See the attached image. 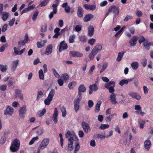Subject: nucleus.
Returning a JSON list of instances; mask_svg holds the SVG:
<instances>
[{"label":"nucleus","mask_w":153,"mask_h":153,"mask_svg":"<svg viewBox=\"0 0 153 153\" xmlns=\"http://www.w3.org/2000/svg\"><path fill=\"white\" fill-rule=\"evenodd\" d=\"M9 16V13L6 12L1 13V18L4 21H6Z\"/></svg>","instance_id":"nucleus-23"},{"label":"nucleus","mask_w":153,"mask_h":153,"mask_svg":"<svg viewBox=\"0 0 153 153\" xmlns=\"http://www.w3.org/2000/svg\"><path fill=\"white\" fill-rule=\"evenodd\" d=\"M57 1V2L55 4H53L52 5V7L53 8V12L54 14H56L57 12L56 9L58 5L59 4V0H56Z\"/></svg>","instance_id":"nucleus-40"},{"label":"nucleus","mask_w":153,"mask_h":153,"mask_svg":"<svg viewBox=\"0 0 153 153\" xmlns=\"http://www.w3.org/2000/svg\"><path fill=\"white\" fill-rule=\"evenodd\" d=\"M96 42V39L94 38L90 39H89L88 43L91 45H93L94 43Z\"/></svg>","instance_id":"nucleus-56"},{"label":"nucleus","mask_w":153,"mask_h":153,"mask_svg":"<svg viewBox=\"0 0 153 153\" xmlns=\"http://www.w3.org/2000/svg\"><path fill=\"white\" fill-rule=\"evenodd\" d=\"M82 27V26L80 25H77L76 26L75 30L77 32L80 31Z\"/></svg>","instance_id":"nucleus-60"},{"label":"nucleus","mask_w":153,"mask_h":153,"mask_svg":"<svg viewBox=\"0 0 153 153\" xmlns=\"http://www.w3.org/2000/svg\"><path fill=\"white\" fill-rule=\"evenodd\" d=\"M124 54V53L123 52H121L119 53L117 59V61L119 62L121 60Z\"/></svg>","instance_id":"nucleus-45"},{"label":"nucleus","mask_w":153,"mask_h":153,"mask_svg":"<svg viewBox=\"0 0 153 153\" xmlns=\"http://www.w3.org/2000/svg\"><path fill=\"white\" fill-rule=\"evenodd\" d=\"M95 65H92V66L91 67V68H90L89 70V71L88 74L89 75H91L93 71L94 70L95 68Z\"/></svg>","instance_id":"nucleus-58"},{"label":"nucleus","mask_w":153,"mask_h":153,"mask_svg":"<svg viewBox=\"0 0 153 153\" xmlns=\"http://www.w3.org/2000/svg\"><path fill=\"white\" fill-rule=\"evenodd\" d=\"M47 26L46 25H42L41 27V31L42 32H45L47 30Z\"/></svg>","instance_id":"nucleus-64"},{"label":"nucleus","mask_w":153,"mask_h":153,"mask_svg":"<svg viewBox=\"0 0 153 153\" xmlns=\"http://www.w3.org/2000/svg\"><path fill=\"white\" fill-rule=\"evenodd\" d=\"M14 111V109L10 106H7L4 111V115L12 116Z\"/></svg>","instance_id":"nucleus-6"},{"label":"nucleus","mask_w":153,"mask_h":153,"mask_svg":"<svg viewBox=\"0 0 153 153\" xmlns=\"http://www.w3.org/2000/svg\"><path fill=\"white\" fill-rule=\"evenodd\" d=\"M49 0H44L43 1H41L39 6L41 7L45 6L47 5L49 2Z\"/></svg>","instance_id":"nucleus-49"},{"label":"nucleus","mask_w":153,"mask_h":153,"mask_svg":"<svg viewBox=\"0 0 153 153\" xmlns=\"http://www.w3.org/2000/svg\"><path fill=\"white\" fill-rule=\"evenodd\" d=\"M145 123V120H143L140 121L139 122L140 128V129L143 128Z\"/></svg>","instance_id":"nucleus-48"},{"label":"nucleus","mask_w":153,"mask_h":153,"mask_svg":"<svg viewBox=\"0 0 153 153\" xmlns=\"http://www.w3.org/2000/svg\"><path fill=\"white\" fill-rule=\"evenodd\" d=\"M94 16L93 15L91 14H88L85 16L83 19V21L85 22H86L89 21Z\"/></svg>","instance_id":"nucleus-24"},{"label":"nucleus","mask_w":153,"mask_h":153,"mask_svg":"<svg viewBox=\"0 0 153 153\" xmlns=\"http://www.w3.org/2000/svg\"><path fill=\"white\" fill-rule=\"evenodd\" d=\"M69 30V28L68 26L62 29L60 32V34L61 35L65 33V31Z\"/></svg>","instance_id":"nucleus-61"},{"label":"nucleus","mask_w":153,"mask_h":153,"mask_svg":"<svg viewBox=\"0 0 153 153\" xmlns=\"http://www.w3.org/2000/svg\"><path fill=\"white\" fill-rule=\"evenodd\" d=\"M55 93V90L54 89H52L51 90L47 98L44 100V103L46 105H49L50 104L54 95Z\"/></svg>","instance_id":"nucleus-3"},{"label":"nucleus","mask_w":153,"mask_h":153,"mask_svg":"<svg viewBox=\"0 0 153 153\" xmlns=\"http://www.w3.org/2000/svg\"><path fill=\"white\" fill-rule=\"evenodd\" d=\"M94 137L97 138L102 139H104L106 138L105 133V132L102 134H95L94 135Z\"/></svg>","instance_id":"nucleus-29"},{"label":"nucleus","mask_w":153,"mask_h":153,"mask_svg":"<svg viewBox=\"0 0 153 153\" xmlns=\"http://www.w3.org/2000/svg\"><path fill=\"white\" fill-rule=\"evenodd\" d=\"M137 38V36H134L129 41V42L131 46L134 47L136 45Z\"/></svg>","instance_id":"nucleus-19"},{"label":"nucleus","mask_w":153,"mask_h":153,"mask_svg":"<svg viewBox=\"0 0 153 153\" xmlns=\"http://www.w3.org/2000/svg\"><path fill=\"white\" fill-rule=\"evenodd\" d=\"M109 127V126L108 124H101L99 127V129L102 130H104L106 128H108Z\"/></svg>","instance_id":"nucleus-54"},{"label":"nucleus","mask_w":153,"mask_h":153,"mask_svg":"<svg viewBox=\"0 0 153 153\" xmlns=\"http://www.w3.org/2000/svg\"><path fill=\"white\" fill-rule=\"evenodd\" d=\"M26 108L25 106L21 107L19 110V116L21 118H23L26 111Z\"/></svg>","instance_id":"nucleus-15"},{"label":"nucleus","mask_w":153,"mask_h":153,"mask_svg":"<svg viewBox=\"0 0 153 153\" xmlns=\"http://www.w3.org/2000/svg\"><path fill=\"white\" fill-rule=\"evenodd\" d=\"M115 84V82H114L111 81L108 83L105 84V87L107 89H108L112 87H114Z\"/></svg>","instance_id":"nucleus-30"},{"label":"nucleus","mask_w":153,"mask_h":153,"mask_svg":"<svg viewBox=\"0 0 153 153\" xmlns=\"http://www.w3.org/2000/svg\"><path fill=\"white\" fill-rule=\"evenodd\" d=\"M69 55L71 57H81L83 56V54L78 51H71L69 53Z\"/></svg>","instance_id":"nucleus-10"},{"label":"nucleus","mask_w":153,"mask_h":153,"mask_svg":"<svg viewBox=\"0 0 153 153\" xmlns=\"http://www.w3.org/2000/svg\"><path fill=\"white\" fill-rule=\"evenodd\" d=\"M134 109L136 110L135 112L136 113L140 114L142 116H144L145 114V113L143 111H142L141 108L139 105H135Z\"/></svg>","instance_id":"nucleus-9"},{"label":"nucleus","mask_w":153,"mask_h":153,"mask_svg":"<svg viewBox=\"0 0 153 153\" xmlns=\"http://www.w3.org/2000/svg\"><path fill=\"white\" fill-rule=\"evenodd\" d=\"M76 36L74 34H72L70 36L69 38V42L70 43H73L75 42L74 39Z\"/></svg>","instance_id":"nucleus-43"},{"label":"nucleus","mask_w":153,"mask_h":153,"mask_svg":"<svg viewBox=\"0 0 153 153\" xmlns=\"http://www.w3.org/2000/svg\"><path fill=\"white\" fill-rule=\"evenodd\" d=\"M46 112V110L45 108L42 110H40L37 112V115L39 117H41Z\"/></svg>","instance_id":"nucleus-41"},{"label":"nucleus","mask_w":153,"mask_h":153,"mask_svg":"<svg viewBox=\"0 0 153 153\" xmlns=\"http://www.w3.org/2000/svg\"><path fill=\"white\" fill-rule=\"evenodd\" d=\"M110 100L113 104H116L117 103V102L116 100V95L114 93H112L111 94L110 97Z\"/></svg>","instance_id":"nucleus-20"},{"label":"nucleus","mask_w":153,"mask_h":153,"mask_svg":"<svg viewBox=\"0 0 153 153\" xmlns=\"http://www.w3.org/2000/svg\"><path fill=\"white\" fill-rule=\"evenodd\" d=\"M97 52L93 50H92L88 55V57L89 59L91 60H93L94 57L97 54Z\"/></svg>","instance_id":"nucleus-35"},{"label":"nucleus","mask_w":153,"mask_h":153,"mask_svg":"<svg viewBox=\"0 0 153 153\" xmlns=\"http://www.w3.org/2000/svg\"><path fill=\"white\" fill-rule=\"evenodd\" d=\"M94 28L93 27L90 26L88 28V34L90 36H92L94 34Z\"/></svg>","instance_id":"nucleus-32"},{"label":"nucleus","mask_w":153,"mask_h":153,"mask_svg":"<svg viewBox=\"0 0 153 153\" xmlns=\"http://www.w3.org/2000/svg\"><path fill=\"white\" fill-rule=\"evenodd\" d=\"M62 114V117H65L67 115V111L66 108L62 106L60 108Z\"/></svg>","instance_id":"nucleus-36"},{"label":"nucleus","mask_w":153,"mask_h":153,"mask_svg":"<svg viewBox=\"0 0 153 153\" xmlns=\"http://www.w3.org/2000/svg\"><path fill=\"white\" fill-rule=\"evenodd\" d=\"M76 82L75 81H73L70 83L68 85V87L70 89H71L73 88L72 86H74L76 85Z\"/></svg>","instance_id":"nucleus-53"},{"label":"nucleus","mask_w":153,"mask_h":153,"mask_svg":"<svg viewBox=\"0 0 153 153\" xmlns=\"http://www.w3.org/2000/svg\"><path fill=\"white\" fill-rule=\"evenodd\" d=\"M49 142V140L48 138H45L43 139L38 146L37 150L40 151L41 150L44 149L47 147Z\"/></svg>","instance_id":"nucleus-2"},{"label":"nucleus","mask_w":153,"mask_h":153,"mask_svg":"<svg viewBox=\"0 0 153 153\" xmlns=\"http://www.w3.org/2000/svg\"><path fill=\"white\" fill-rule=\"evenodd\" d=\"M68 48V46L66 43L64 41L61 42L59 48V51L62 52L63 50H66Z\"/></svg>","instance_id":"nucleus-13"},{"label":"nucleus","mask_w":153,"mask_h":153,"mask_svg":"<svg viewBox=\"0 0 153 153\" xmlns=\"http://www.w3.org/2000/svg\"><path fill=\"white\" fill-rule=\"evenodd\" d=\"M15 20V18L12 19L9 22L8 25L10 27L13 26Z\"/></svg>","instance_id":"nucleus-63"},{"label":"nucleus","mask_w":153,"mask_h":153,"mask_svg":"<svg viewBox=\"0 0 153 153\" xmlns=\"http://www.w3.org/2000/svg\"><path fill=\"white\" fill-rule=\"evenodd\" d=\"M74 139H72L71 138H68L67 148L68 150L70 151H72L74 148Z\"/></svg>","instance_id":"nucleus-7"},{"label":"nucleus","mask_w":153,"mask_h":153,"mask_svg":"<svg viewBox=\"0 0 153 153\" xmlns=\"http://www.w3.org/2000/svg\"><path fill=\"white\" fill-rule=\"evenodd\" d=\"M86 90V89L84 85L82 84L78 88L79 92L78 95L80 93L81 94V97H82V94L81 92L84 93L85 92Z\"/></svg>","instance_id":"nucleus-25"},{"label":"nucleus","mask_w":153,"mask_h":153,"mask_svg":"<svg viewBox=\"0 0 153 153\" xmlns=\"http://www.w3.org/2000/svg\"><path fill=\"white\" fill-rule=\"evenodd\" d=\"M43 96V92L41 91H39L38 92L37 96V100H38L40 98H42Z\"/></svg>","instance_id":"nucleus-50"},{"label":"nucleus","mask_w":153,"mask_h":153,"mask_svg":"<svg viewBox=\"0 0 153 153\" xmlns=\"http://www.w3.org/2000/svg\"><path fill=\"white\" fill-rule=\"evenodd\" d=\"M60 137V143L62 148H63V146L64 139L62 137L63 135L62 133H60L59 134Z\"/></svg>","instance_id":"nucleus-47"},{"label":"nucleus","mask_w":153,"mask_h":153,"mask_svg":"<svg viewBox=\"0 0 153 153\" xmlns=\"http://www.w3.org/2000/svg\"><path fill=\"white\" fill-rule=\"evenodd\" d=\"M52 46L51 45H48L46 49L45 54L47 55L50 54L52 52Z\"/></svg>","instance_id":"nucleus-27"},{"label":"nucleus","mask_w":153,"mask_h":153,"mask_svg":"<svg viewBox=\"0 0 153 153\" xmlns=\"http://www.w3.org/2000/svg\"><path fill=\"white\" fill-rule=\"evenodd\" d=\"M108 65V63L107 62L104 63L102 66L101 69L100 71V73H101L104 71L107 68Z\"/></svg>","instance_id":"nucleus-42"},{"label":"nucleus","mask_w":153,"mask_h":153,"mask_svg":"<svg viewBox=\"0 0 153 153\" xmlns=\"http://www.w3.org/2000/svg\"><path fill=\"white\" fill-rule=\"evenodd\" d=\"M83 7L86 10L91 11L94 10L96 7V6L95 4L91 5L86 4H84Z\"/></svg>","instance_id":"nucleus-14"},{"label":"nucleus","mask_w":153,"mask_h":153,"mask_svg":"<svg viewBox=\"0 0 153 153\" xmlns=\"http://www.w3.org/2000/svg\"><path fill=\"white\" fill-rule=\"evenodd\" d=\"M98 89V88L97 86V83H95L94 84L90 85L89 86V94H91L93 91H96Z\"/></svg>","instance_id":"nucleus-12"},{"label":"nucleus","mask_w":153,"mask_h":153,"mask_svg":"<svg viewBox=\"0 0 153 153\" xmlns=\"http://www.w3.org/2000/svg\"><path fill=\"white\" fill-rule=\"evenodd\" d=\"M82 126L86 133H87L88 131L90 130V127L88 124L85 122H82Z\"/></svg>","instance_id":"nucleus-21"},{"label":"nucleus","mask_w":153,"mask_h":153,"mask_svg":"<svg viewBox=\"0 0 153 153\" xmlns=\"http://www.w3.org/2000/svg\"><path fill=\"white\" fill-rule=\"evenodd\" d=\"M117 114L116 113L111 114L110 115L106 116L105 118L106 122H110L111 121V119L113 118V117L116 116Z\"/></svg>","instance_id":"nucleus-31"},{"label":"nucleus","mask_w":153,"mask_h":153,"mask_svg":"<svg viewBox=\"0 0 153 153\" xmlns=\"http://www.w3.org/2000/svg\"><path fill=\"white\" fill-rule=\"evenodd\" d=\"M151 44L152 43H148L146 42L144 43V45L145 48L146 50H149L150 48Z\"/></svg>","instance_id":"nucleus-55"},{"label":"nucleus","mask_w":153,"mask_h":153,"mask_svg":"<svg viewBox=\"0 0 153 153\" xmlns=\"http://www.w3.org/2000/svg\"><path fill=\"white\" fill-rule=\"evenodd\" d=\"M19 61L18 60L13 61L12 63L11 70L13 71H15L16 69L19 64Z\"/></svg>","instance_id":"nucleus-26"},{"label":"nucleus","mask_w":153,"mask_h":153,"mask_svg":"<svg viewBox=\"0 0 153 153\" xmlns=\"http://www.w3.org/2000/svg\"><path fill=\"white\" fill-rule=\"evenodd\" d=\"M132 81V79H122L119 82V84L121 86L123 85L124 84H127L128 82H130Z\"/></svg>","instance_id":"nucleus-33"},{"label":"nucleus","mask_w":153,"mask_h":153,"mask_svg":"<svg viewBox=\"0 0 153 153\" xmlns=\"http://www.w3.org/2000/svg\"><path fill=\"white\" fill-rule=\"evenodd\" d=\"M133 18V17L132 16L127 15L124 19V22H127L130 19H131Z\"/></svg>","instance_id":"nucleus-59"},{"label":"nucleus","mask_w":153,"mask_h":153,"mask_svg":"<svg viewBox=\"0 0 153 153\" xmlns=\"http://www.w3.org/2000/svg\"><path fill=\"white\" fill-rule=\"evenodd\" d=\"M151 143L149 140H146L144 143V148L146 151H149L151 146Z\"/></svg>","instance_id":"nucleus-18"},{"label":"nucleus","mask_w":153,"mask_h":153,"mask_svg":"<svg viewBox=\"0 0 153 153\" xmlns=\"http://www.w3.org/2000/svg\"><path fill=\"white\" fill-rule=\"evenodd\" d=\"M38 13L39 12L37 10L34 13L32 17V20L33 21H35L36 20Z\"/></svg>","instance_id":"nucleus-62"},{"label":"nucleus","mask_w":153,"mask_h":153,"mask_svg":"<svg viewBox=\"0 0 153 153\" xmlns=\"http://www.w3.org/2000/svg\"><path fill=\"white\" fill-rule=\"evenodd\" d=\"M35 5L34 4H33L28 7L25 8L21 12V14L22 15L23 13H27L30 10H33L35 8Z\"/></svg>","instance_id":"nucleus-17"},{"label":"nucleus","mask_w":153,"mask_h":153,"mask_svg":"<svg viewBox=\"0 0 153 153\" xmlns=\"http://www.w3.org/2000/svg\"><path fill=\"white\" fill-rule=\"evenodd\" d=\"M83 12L84 10L80 6H79L78 7L77 11L78 16L79 18H82L83 16Z\"/></svg>","instance_id":"nucleus-22"},{"label":"nucleus","mask_w":153,"mask_h":153,"mask_svg":"<svg viewBox=\"0 0 153 153\" xmlns=\"http://www.w3.org/2000/svg\"><path fill=\"white\" fill-rule=\"evenodd\" d=\"M52 71L54 76L56 78H59L60 77V75L57 73L56 71L55 68H52Z\"/></svg>","instance_id":"nucleus-52"},{"label":"nucleus","mask_w":153,"mask_h":153,"mask_svg":"<svg viewBox=\"0 0 153 153\" xmlns=\"http://www.w3.org/2000/svg\"><path fill=\"white\" fill-rule=\"evenodd\" d=\"M128 94L131 97L137 100H139L141 99V96L135 92H130Z\"/></svg>","instance_id":"nucleus-16"},{"label":"nucleus","mask_w":153,"mask_h":153,"mask_svg":"<svg viewBox=\"0 0 153 153\" xmlns=\"http://www.w3.org/2000/svg\"><path fill=\"white\" fill-rule=\"evenodd\" d=\"M39 139V137L38 136H36L32 138L29 143V145H33L35 142L37 141Z\"/></svg>","instance_id":"nucleus-39"},{"label":"nucleus","mask_w":153,"mask_h":153,"mask_svg":"<svg viewBox=\"0 0 153 153\" xmlns=\"http://www.w3.org/2000/svg\"><path fill=\"white\" fill-rule=\"evenodd\" d=\"M20 142L17 139L14 140L12 142L11 145L10 147V150L13 152L17 151L19 149Z\"/></svg>","instance_id":"nucleus-1"},{"label":"nucleus","mask_w":153,"mask_h":153,"mask_svg":"<svg viewBox=\"0 0 153 153\" xmlns=\"http://www.w3.org/2000/svg\"><path fill=\"white\" fill-rule=\"evenodd\" d=\"M102 47L101 45L98 44L94 48L93 50L97 52V53L102 50Z\"/></svg>","instance_id":"nucleus-34"},{"label":"nucleus","mask_w":153,"mask_h":153,"mask_svg":"<svg viewBox=\"0 0 153 153\" xmlns=\"http://www.w3.org/2000/svg\"><path fill=\"white\" fill-rule=\"evenodd\" d=\"M109 12L114 13L116 15H118L119 13V9L115 6L113 5L111 6L108 9Z\"/></svg>","instance_id":"nucleus-8"},{"label":"nucleus","mask_w":153,"mask_h":153,"mask_svg":"<svg viewBox=\"0 0 153 153\" xmlns=\"http://www.w3.org/2000/svg\"><path fill=\"white\" fill-rule=\"evenodd\" d=\"M39 76L40 79L41 80L44 79V75L43 71L42 69H40L39 71Z\"/></svg>","instance_id":"nucleus-46"},{"label":"nucleus","mask_w":153,"mask_h":153,"mask_svg":"<svg viewBox=\"0 0 153 153\" xmlns=\"http://www.w3.org/2000/svg\"><path fill=\"white\" fill-rule=\"evenodd\" d=\"M65 136L68 139V138H71L72 139H75V140H74L75 141L79 140L78 137L73 131H68L65 134Z\"/></svg>","instance_id":"nucleus-4"},{"label":"nucleus","mask_w":153,"mask_h":153,"mask_svg":"<svg viewBox=\"0 0 153 153\" xmlns=\"http://www.w3.org/2000/svg\"><path fill=\"white\" fill-rule=\"evenodd\" d=\"M80 148L79 143L78 141L76 142L75 144L74 153H76Z\"/></svg>","instance_id":"nucleus-38"},{"label":"nucleus","mask_w":153,"mask_h":153,"mask_svg":"<svg viewBox=\"0 0 153 153\" xmlns=\"http://www.w3.org/2000/svg\"><path fill=\"white\" fill-rule=\"evenodd\" d=\"M131 66L133 70L137 69L138 67V64L136 62H132L131 64Z\"/></svg>","instance_id":"nucleus-44"},{"label":"nucleus","mask_w":153,"mask_h":153,"mask_svg":"<svg viewBox=\"0 0 153 153\" xmlns=\"http://www.w3.org/2000/svg\"><path fill=\"white\" fill-rule=\"evenodd\" d=\"M101 104V102L100 101H99L97 102L95 107V112L96 113H98L100 111Z\"/></svg>","instance_id":"nucleus-37"},{"label":"nucleus","mask_w":153,"mask_h":153,"mask_svg":"<svg viewBox=\"0 0 153 153\" xmlns=\"http://www.w3.org/2000/svg\"><path fill=\"white\" fill-rule=\"evenodd\" d=\"M82 99V97H81V94L79 93L77 95V98L75 99L74 102V109L75 112H77L79 108V103Z\"/></svg>","instance_id":"nucleus-5"},{"label":"nucleus","mask_w":153,"mask_h":153,"mask_svg":"<svg viewBox=\"0 0 153 153\" xmlns=\"http://www.w3.org/2000/svg\"><path fill=\"white\" fill-rule=\"evenodd\" d=\"M8 46V45L7 44H4L0 48V52H3L5 48L7 47Z\"/></svg>","instance_id":"nucleus-57"},{"label":"nucleus","mask_w":153,"mask_h":153,"mask_svg":"<svg viewBox=\"0 0 153 153\" xmlns=\"http://www.w3.org/2000/svg\"><path fill=\"white\" fill-rule=\"evenodd\" d=\"M58 111L57 108H55L54 110V113L52 117V119L54 123L56 124L57 122Z\"/></svg>","instance_id":"nucleus-11"},{"label":"nucleus","mask_w":153,"mask_h":153,"mask_svg":"<svg viewBox=\"0 0 153 153\" xmlns=\"http://www.w3.org/2000/svg\"><path fill=\"white\" fill-rule=\"evenodd\" d=\"M0 69L2 72L6 71L7 70V66H4L3 65H0Z\"/></svg>","instance_id":"nucleus-51"},{"label":"nucleus","mask_w":153,"mask_h":153,"mask_svg":"<svg viewBox=\"0 0 153 153\" xmlns=\"http://www.w3.org/2000/svg\"><path fill=\"white\" fill-rule=\"evenodd\" d=\"M47 43V40L41 41L40 42H38L37 43V46L39 48H41L44 46Z\"/></svg>","instance_id":"nucleus-28"}]
</instances>
